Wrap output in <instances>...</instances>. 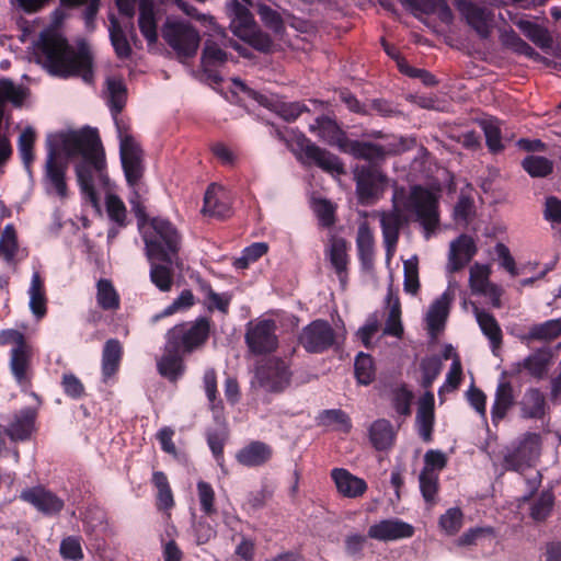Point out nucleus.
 <instances>
[{
    "label": "nucleus",
    "instance_id": "nucleus-1",
    "mask_svg": "<svg viewBox=\"0 0 561 561\" xmlns=\"http://www.w3.org/2000/svg\"><path fill=\"white\" fill-rule=\"evenodd\" d=\"M50 0H10L11 5L25 13L42 10ZM61 7L51 14L50 25L33 43V56L48 73L67 78L70 75V50L60 26L68 15L70 0H60Z\"/></svg>",
    "mask_w": 561,
    "mask_h": 561
},
{
    "label": "nucleus",
    "instance_id": "nucleus-2",
    "mask_svg": "<svg viewBox=\"0 0 561 561\" xmlns=\"http://www.w3.org/2000/svg\"><path fill=\"white\" fill-rule=\"evenodd\" d=\"M72 167L80 192L91 197L93 188L107 183V161L98 128L72 129Z\"/></svg>",
    "mask_w": 561,
    "mask_h": 561
},
{
    "label": "nucleus",
    "instance_id": "nucleus-3",
    "mask_svg": "<svg viewBox=\"0 0 561 561\" xmlns=\"http://www.w3.org/2000/svg\"><path fill=\"white\" fill-rule=\"evenodd\" d=\"M140 234L145 242L148 260H162L175 264L182 245V236L167 218H150L148 225L140 224Z\"/></svg>",
    "mask_w": 561,
    "mask_h": 561
},
{
    "label": "nucleus",
    "instance_id": "nucleus-4",
    "mask_svg": "<svg viewBox=\"0 0 561 561\" xmlns=\"http://www.w3.org/2000/svg\"><path fill=\"white\" fill-rule=\"evenodd\" d=\"M275 133L304 164H316L332 175L344 173V167L336 156L312 144L302 133L288 128L276 129Z\"/></svg>",
    "mask_w": 561,
    "mask_h": 561
},
{
    "label": "nucleus",
    "instance_id": "nucleus-5",
    "mask_svg": "<svg viewBox=\"0 0 561 561\" xmlns=\"http://www.w3.org/2000/svg\"><path fill=\"white\" fill-rule=\"evenodd\" d=\"M47 150L48 190L65 198L67 196L66 171L70 160V130L66 129L48 135Z\"/></svg>",
    "mask_w": 561,
    "mask_h": 561
},
{
    "label": "nucleus",
    "instance_id": "nucleus-6",
    "mask_svg": "<svg viewBox=\"0 0 561 561\" xmlns=\"http://www.w3.org/2000/svg\"><path fill=\"white\" fill-rule=\"evenodd\" d=\"M250 4L251 0H230L227 2V15L230 20L229 27L237 37L253 48L268 51L273 46V41L255 23L248 8Z\"/></svg>",
    "mask_w": 561,
    "mask_h": 561
},
{
    "label": "nucleus",
    "instance_id": "nucleus-7",
    "mask_svg": "<svg viewBox=\"0 0 561 561\" xmlns=\"http://www.w3.org/2000/svg\"><path fill=\"white\" fill-rule=\"evenodd\" d=\"M104 194L105 211L111 222L107 230V240L113 241L121 229L127 226V208L122 198L116 194V185L107 174V183L93 188L92 196L89 197L79 191L83 206H90L96 214H101V195Z\"/></svg>",
    "mask_w": 561,
    "mask_h": 561
},
{
    "label": "nucleus",
    "instance_id": "nucleus-8",
    "mask_svg": "<svg viewBox=\"0 0 561 561\" xmlns=\"http://www.w3.org/2000/svg\"><path fill=\"white\" fill-rule=\"evenodd\" d=\"M403 207L416 216L426 240L435 232L439 224L437 196L421 186H413Z\"/></svg>",
    "mask_w": 561,
    "mask_h": 561
},
{
    "label": "nucleus",
    "instance_id": "nucleus-9",
    "mask_svg": "<svg viewBox=\"0 0 561 561\" xmlns=\"http://www.w3.org/2000/svg\"><path fill=\"white\" fill-rule=\"evenodd\" d=\"M117 133L119 139V158L127 185L130 188H136L140 182L144 172V152L136 140L126 129L117 125Z\"/></svg>",
    "mask_w": 561,
    "mask_h": 561
},
{
    "label": "nucleus",
    "instance_id": "nucleus-10",
    "mask_svg": "<svg viewBox=\"0 0 561 561\" xmlns=\"http://www.w3.org/2000/svg\"><path fill=\"white\" fill-rule=\"evenodd\" d=\"M209 330V319L201 317L193 322H185L173 327L169 330L167 340L171 347H176L183 353H191L206 342Z\"/></svg>",
    "mask_w": 561,
    "mask_h": 561
},
{
    "label": "nucleus",
    "instance_id": "nucleus-11",
    "mask_svg": "<svg viewBox=\"0 0 561 561\" xmlns=\"http://www.w3.org/2000/svg\"><path fill=\"white\" fill-rule=\"evenodd\" d=\"M163 39L179 56L192 57L199 45V35L186 21L168 18L162 26Z\"/></svg>",
    "mask_w": 561,
    "mask_h": 561
},
{
    "label": "nucleus",
    "instance_id": "nucleus-12",
    "mask_svg": "<svg viewBox=\"0 0 561 561\" xmlns=\"http://www.w3.org/2000/svg\"><path fill=\"white\" fill-rule=\"evenodd\" d=\"M28 96V90L13 83L9 79H0V167L4 164L12 154V147L3 126L4 105L10 102L13 106L20 107Z\"/></svg>",
    "mask_w": 561,
    "mask_h": 561
},
{
    "label": "nucleus",
    "instance_id": "nucleus-13",
    "mask_svg": "<svg viewBox=\"0 0 561 561\" xmlns=\"http://www.w3.org/2000/svg\"><path fill=\"white\" fill-rule=\"evenodd\" d=\"M540 445L538 434H525L516 445L507 448L504 455V467L518 472L531 467L539 457Z\"/></svg>",
    "mask_w": 561,
    "mask_h": 561
},
{
    "label": "nucleus",
    "instance_id": "nucleus-14",
    "mask_svg": "<svg viewBox=\"0 0 561 561\" xmlns=\"http://www.w3.org/2000/svg\"><path fill=\"white\" fill-rule=\"evenodd\" d=\"M231 83L233 87V94H238L239 92L244 93L249 98L255 100L261 105L276 112L283 119L287 122H293L297 119L301 115V113L307 111V107L298 102L286 103L274 96H267L263 93L256 92L247 87V84L240 79L233 78L231 80Z\"/></svg>",
    "mask_w": 561,
    "mask_h": 561
},
{
    "label": "nucleus",
    "instance_id": "nucleus-15",
    "mask_svg": "<svg viewBox=\"0 0 561 561\" xmlns=\"http://www.w3.org/2000/svg\"><path fill=\"white\" fill-rule=\"evenodd\" d=\"M255 378L264 390L280 392L289 385L290 371L284 360L273 357L259 365Z\"/></svg>",
    "mask_w": 561,
    "mask_h": 561
},
{
    "label": "nucleus",
    "instance_id": "nucleus-16",
    "mask_svg": "<svg viewBox=\"0 0 561 561\" xmlns=\"http://www.w3.org/2000/svg\"><path fill=\"white\" fill-rule=\"evenodd\" d=\"M356 192L364 204H369L382 193L386 176L373 164L356 165L354 170Z\"/></svg>",
    "mask_w": 561,
    "mask_h": 561
},
{
    "label": "nucleus",
    "instance_id": "nucleus-17",
    "mask_svg": "<svg viewBox=\"0 0 561 561\" xmlns=\"http://www.w3.org/2000/svg\"><path fill=\"white\" fill-rule=\"evenodd\" d=\"M336 334L331 324L324 320H314L306 325L300 335L299 343L308 353H322L333 346Z\"/></svg>",
    "mask_w": 561,
    "mask_h": 561
},
{
    "label": "nucleus",
    "instance_id": "nucleus-18",
    "mask_svg": "<svg viewBox=\"0 0 561 561\" xmlns=\"http://www.w3.org/2000/svg\"><path fill=\"white\" fill-rule=\"evenodd\" d=\"M403 190H394L392 202L393 208L388 211H380V225L382 229L383 243L387 251V256L390 259L394 251L399 239L400 228L403 224L402 216L399 209Z\"/></svg>",
    "mask_w": 561,
    "mask_h": 561
},
{
    "label": "nucleus",
    "instance_id": "nucleus-19",
    "mask_svg": "<svg viewBox=\"0 0 561 561\" xmlns=\"http://www.w3.org/2000/svg\"><path fill=\"white\" fill-rule=\"evenodd\" d=\"M275 329V322L270 319L249 323L245 333V341L251 352L262 354L274 351L277 346Z\"/></svg>",
    "mask_w": 561,
    "mask_h": 561
},
{
    "label": "nucleus",
    "instance_id": "nucleus-20",
    "mask_svg": "<svg viewBox=\"0 0 561 561\" xmlns=\"http://www.w3.org/2000/svg\"><path fill=\"white\" fill-rule=\"evenodd\" d=\"M455 8L459 11L466 22L482 38H488L493 26L492 13L469 0H454Z\"/></svg>",
    "mask_w": 561,
    "mask_h": 561
},
{
    "label": "nucleus",
    "instance_id": "nucleus-21",
    "mask_svg": "<svg viewBox=\"0 0 561 561\" xmlns=\"http://www.w3.org/2000/svg\"><path fill=\"white\" fill-rule=\"evenodd\" d=\"M457 287V282L450 278L446 290L430 306L425 320L432 334H435L444 327L449 314L450 305L455 299Z\"/></svg>",
    "mask_w": 561,
    "mask_h": 561
},
{
    "label": "nucleus",
    "instance_id": "nucleus-22",
    "mask_svg": "<svg viewBox=\"0 0 561 561\" xmlns=\"http://www.w3.org/2000/svg\"><path fill=\"white\" fill-rule=\"evenodd\" d=\"M31 396L36 403L35 407H27L15 413L3 428L11 440H25L34 431L37 407L41 402L36 394Z\"/></svg>",
    "mask_w": 561,
    "mask_h": 561
},
{
    "label": "nucleus",
    "instance_id": "nucleus-23",
    "mask_svg": "<svg viewBox=\"0 0 561 561\" xmlns=\"http://www.w3.org/2000/svg\"><path fill=\"white\" fill-rule=\"evenodd\" d=\"M413 534V526L398 518L382 519L368 529V537L379 541L410 538Z\"/></svg>",
    "mask_w": 561,
    "mask_h": 561
},
{
    "label": "nucleus",
    "instance_id": "nucleus-24",
    "mask_svg": "<svg viewBox=\"0 0 561 561\" xmlns=\"http://www.w3.org/2000/svg\"><path fill=\"white\" fill-rule=\"evenodd\" d=\"M72 77H79L88 84L94 83L93 55L84 39H78L72 46Z\"/></svg>",
    "mask_w": 561,
    "mask_h": 561
},
{
    "label": "nucleus",
    "instance_id": "nucleus-25",
    "mask_svg": "<svg viewBox=\"0 0 561 561\" xmlns=\"http://www.w3.org/2000/svg\"><path fill=\"white\" fill-rule=\"evenodd\" d=\"M477 252L474 240L467 234H461L450 243L447 270L450 273L465 267Z\"/></svg>",
    "mask_w": 561,
    "mask_h": 561
},
{
    "label": "nucleus",
    "instance_id": "nucleus-26",
    "mask_svg": "<svg viewBox=\"0 0 561 561\" xmlns=\"http://www.w3.org/2000/svg\"><path fill=\"white\" fill-rule=\"evenodd\" d=\"M309 130L323 141L331 146H336L343 151L348 142L345 133L339 127L334 119L328 116L316 118L314 123L310 124Z\"/></svg>",
    "mask_w": 561,
    "mask_h": 561
},
{
    "label": "nucleus",
    "instance_id": "nucleus-27",
    "mask_svg": "<svg viewBox=\"0 0 561 561\" xmlns=\"http://www.w3.org/2000/svg\"><path fill=\"white\" fill-rule=\"evenodd\" d=\"M331 478L337 492L344 497L356 499L367 491L366 481L344 468H334Z\"/></svg>",
    "mask_w": 561,
    "mask_h": 561
},
{
    "label": "nucleus",
    "instance_id": "nucleus-28",
    "mask_svg": "<svg viewBox=\"0 0 561 561\" xmlns=\"http://www.w3.org/2000/svg\"><path fill=\"white\" fill-rule=\"evenodd\" d=\"M230 195L221 185L211 184L204 197L203 211L209 216L225 218L230 214Z\"/></svg>",
    "mask_w": 561,
    "mask_h": 561
},
{
    "label": "nucleus",
    "instance_id": "nucleus-29",
    "mask_svg": "<svg viewBox=\"0 0 561 561\" xmlns=\"http://www.w3.org/2000/svg\"><path fill=\"white\" fill-rule=\"evenodd\" d=\"M217 35L220 43L215 38H208L205 42L202 55V65L206 72H211L214 68L221 66L227 61V54L224 50V47L228 46V42H226V34L224 32H218ZM229 44L232 45L234 49H240L239 45L232 44V41H229Z\"/></svg>",
    "mask_w": 561,
    "mask_h": 561
},
{
    "label": "nucleus",
    "instance_id": "nucleus-30",
    "mask_svg": "<svg viewBox=\"0 0 561 561\" xmlns=\"http://www.w3.org/2000/svg\"><path fill=\"white\" fill-rule=\"evenodd\" d=\"M183 353L176 347H171L167 340L164 354L157 362V368L159 374L168 380L174 382L184 374Z\"/></svg>",
    "mask_w": 561,
    "mask_h": 561
},
{
    "label": "nucleus",
    "instance_id": "nucleus-31",
    "mask_svg": "<svg viewBox=\"0 0 561 561\" xmlns=\"http://www.w3.org/2000/svg\"><path fill=\"white\" fill-rule=\"evenodd\" d=\"M21 499L32 504L36 510L44 514H55L59 512L64 505L60 499L41 486L23 491L21 493Z\"/></svg>",
    "mask_w": 561,
    "mask_h": 561
},
{
    "label": "nucleus",
    "instance_id": "nucleus-32",
    "mask_svg": "<svg viewBox=\"0 0 561 561\" xmlns=\"http://www.w3.org/2000/svg\"><path fill=\"white\" fill-rule=\"evenodd\" d=\"M272 455L273 449L270 445L253 440L238 450L236 459L244 467H260L266 463Z\"/></svg>",
    "mask_w": 561,
    "mask_h": 561
},
{
    "label": "nucleus",
    "instance_id": "nucleus-33",
    "mask_svg": "<svg viewBox=\"0 0 561 561\" xmlns=\"http://www.w3.org/2000/svg\"><path fill=\"white\" fill-rule=\"evenodd\" d=\"M123 347L118 340L111 339L106 341L102 352V380L105 383L111 382L118 371Z\"/></svg>",
    "mask_w": 561,
    "mask_h": 561
},
{
    "label": "nucleus",
    "instance_id": "nucleus-34",
    "mask_svg": "<svg viewBox=\"0 0 561 561\" xmlns=\"http://www.w3.org/2000/svg\"><path fill=\"white\" fill-rule=\"evenodd\" d=\"M28 294V306L35 318L42 319L47 312V297L45 289V279L38 271L32 274Z\"/></svg>",
    "mask_w": 561,
    "mask_h": 561
},
{
    "label": "nucleus",
    "instance_id": "nucleus-35",
    "mask_svg": "<svg viewBox=\"0 0 561 561\" xmlns=\"http://www.w3.org/2000/svg\"><path fill=\"white\" fill-rule=\"evenodd\" d=\"M31 356L32 348L30 345L11 350L10 368L16 382L24 389L30 383Z\"/></svg>",
    "mask_w": 561,
    "mask_h": 561
},
{
    "label": "nucleus",
    "instance_id": "nucleus-36",
    "mask_svg": "<svg viewBox=\"0 0 561 561\" xmlns=\"http://www.w3.org/2000/svg\"><path fill=\"white\" fill-rule=\"evenodd\" d=\"M409 5L417 18L421 14H435L446 24H450L454 20L453 12L446 0H410Z\"/></svg>",
    "mask_w": 561,
    "mask_h": 561
},
{
    "label": "nucleus",
    "instance_id": "nucleus-37",
    "mask_svg": "<svg viewBox=\"0 0 561 561\" xmlns=\"http://www.w3.org/2000/svg\"><path fill=\"white\" fill-rule=\"evenodd\" d=\"M434 423V394L426 391L419 400L416 424L419 434L424 440L431 439Z\"/></svg>",
    "mask_w": 561,
    "mask_h": 561
},
{
    "label": "nucleus",
    "instance_id": "nucleus-38",
    "mask_svg": "<svg viewBox=\"0 0 561 561\" xmlns=\"http://www.w3.org/2000/svg\"><path fill=\"white\" fill-rule=\"evenodd\" d=\"M104 98L113 117H116L126 104L127 90L123 80L117 77H107L105 80Z\"/></svg>",
    "mask_w": 561,
    "mask_h": 561
},
{
    "label": "nucleus",
    "instance_id": "nucleus-39",
    "mask_svg": "<svg viewBox=\"0 0 561 561\" xmlns=\"http://www.w3.org/2000/svg\"><path fill=\"white\" fill-rule=\"evenodd\" d=\"M138 25L142 36L149 44H153L158 39L157 18L154 4L152 0L139 1Z\"/></svg>",
    "mask_w": 561,
    "mask_h": 561
},
{
    "label": "nucleus",
    "instance_id": "nucleus-40",
    "mask_svg": "<svg viewBox=\"0 0 561 561\" xmlns=\"http://www.w3.org/2000/svg\"><path fill=\"white\" fill-rule=\"evenodd\" d=\"M344 151L357 159L366 160L373 165L383 160L387 153V150L380 145L358 140H348Z\"/></svg>",
    "mask_w": 561,
    "mask_h": 561
},
{
    "label": "nucleus",
    "instance_id": "nucleus-41",
    "mask_svg": "<svg viewBox=\"0 0 561 561\" xmlns=\"http://www.w3.org/2000/svg\"><path fill=\"white\" fill-rule=\"evenodd\" d=\"M514 404L513 387L510 382L502 380L499 382L494 402L491 409V416L493 423H497L503 420Z\"/></svg>",
    "mask_w": 561,
    "mask_h": 561
},
{
    "label": "nucleus",
    "instance_id": "nucleus-42",
    "mask_svg": "<svg viewBox=\"0 0 561 561\" xmlns=\"http://www.w3.org/2000/svg\"><path fill=\"white\" fill-rule=\"evenodd\" d=\"M394 428L388 420L379 419L369 427V439L377 450L390 448L394 442Z\"/></svg>",
    "mask_w": 561,
    "mask_h": 561
},
{
    "label": "nucleus",
    "instance_id": "nucleus-43",
    "mask_svg": "<svg viewBox=\"0 0 561 561\" xmlns=\"http://www.w3.org/2000/svg\"><path fill=\"white\" fill-rule=\"evenodd\" d=\"M356 247L362 264L367 268L370 267L375 253V239L367 222H362L358 226Z\"/></svg>",
    "mask_w": 561,
    "mask_h": 561
},
{
    "label": "nucleus",
    "instance_id": "nucleus-44",
    "mask_svg": "<svg viewBox=\"0 0 561 561\" xmlns=\"http://www.w3.org/2000/svg\"><path fill=\"white\" fill-rule=\"evenodd\" d=\"M331 265L339 275L340 282H345L346 267L348 263L347 247L343 239H333L327 251Z\"/></svg>",
    "mask_w": 561,
    "mask_h": 561
},
{
    "label": "nucleus",
    "instance_id": "nucleus-45",
    "mask_svg": "<svg viewBox=\"0 0 561 561\" xmlns=\"http://www.w3.org/2000/svg\"><path fill=\"white\" fill-rule=\"evenodd\" d=\"M476 320L485 336L490 340L493 347L501 343L502 332L492 314L481 310L476 305H472Z\"/></svg>",
    "mask_w": 561,
    "mask_h": 561
},
{
    "label": "nucleus",
    "instance_id": "nucleus-46",
    "mask_svg": "<svg viewBox=\"0 0 561 561\" xmlns=\"http://www.w3.org/2000/svg\"><path fill=\"white\" fill-rule=\"evenodd\" d=\"M150 262V279L161 290L169 291L173 284L174 264H168L162 260H149Z\"/></svg>",
    "mask_w": 561,
    "mask_h": 561
},
{
    "label": "nucleus",
    "instance_id": "nucleus-47",
    "mask_svg": "<svg viewBox=\"0 0 561 561\" xmlns=\"http://www.w3.org/2000/svg\"><path fill=\"white\" fill-rule=\"evenodd\" d=\"M522 412L525 417H541L545 413L543 394L537 389L526 391L522 400Z\"/></svg>",
    "mask_w": 561,
    "mask_h": 561
},
{
    "label": "nucleus",
    "instance_id": "nucleus-48",
    "mask_svg": "<svg viewBox=\"0 0 561 561\" xmlns=\"http://www.w3.org/2000/svg\"><path fill=\"white\" fill-rule=\"evenodd\" d=\"M110 22V38L116 55L119 58H128L131 54V47L129 45L127 34L116 19L111 18Z\"/></svg>",
    "mask_w": 561,
    "mask_h": 561
},
{
    "label": "nucleus",
    "instance_id": "nucleus-49",
    "mask_svg": "<svg viewBox=\"0 0 561 561\" xmlns=\"http://www.w3.org/2000/svg\"><path fill=\"white\" fill-rule=\"evenodd\" d=\"M100 3V0H72V11L84 21L88 31L95 28V19Z\"/></svg>",
    "mask_w": 561,
    "mask_h": 561
},
{
    "label": "nucleus",
    "instance_id": "nucleus-50",
    "mask_svg": "<svg viewBox=\"0 0 561 561\" xmlns=\"http://www.w3.org/2000/svg\"><path fill=\"white\" fill-rule=\"evenodd\" d=\"M98 305L104 310H115L119 307V296L108 279H100L96 284Z\"/></svg>",
    "mask_w": 561,
    "mask_h": 561
},
{
    "label": "nucleus",
    "instance_id": "nucleus-51",
    "mask_svg": "<svg viewBox=\"0 0 561 561\" xmlns=\"http://www.w3.org/2000/svg\"><path fill=\"white\" fill-rule=\"evenodd\" d=\"M549 354L546 351H537L517 364V370L526 369L531 376L541 378L548 368Z\"/></svg>",
    "mask_w": 561,
    "mask_h": 561
},
{
    "label": "nucleus",
    "instance_id": "nucleus-52",
    "mask_svg": "<svg viewBox=\"0 0 561 561\" xmlns=\"http://www.w3.org/2000/svg\"><path fill=\"white\" fill-rule=\"evenodd\" d=\"M152 483L158 490L157 504L161 510H170L174 505L173 494L167 476L162 471H154Z\"/></svg>",
    "mask_w": 561,
    "mask_h": 561
},
{
    "label": "nucleus",
    "instance_id": "nucleus-53",
    "mask_svg": "<svg viewBox=\"0 0 561 561\" xmlns=\"http://www.w3.org/2000/svg\"><path fill=\"white\" fill-rule=\"evenodd\" d=\"M490 268L486 265L476 263L470 267L469 284L473 294L483 295L494 284L489 280Z\"/></svg>",
    "mask_w": 561,
    "mask_h": 561
},
{
    "label": "nucleus",
    "instance_id": "nucleus-54",
    "mask_svg": "<svg viewBox=\"0 0 561 561\" xmlns=\"http://www.w3.org/2000/svg\"><path fill=\"white\" fill-rule=\"evenodd\" d=\"M36 138V133L33 127L23 129L19 137L18 149L21 160L25 169L30 172L31 164L34 160L33 147Z\"/></svg>",
    "mask_w": 561,
    "mask_h": 561
},
{
    "label": "nucleus",
    "instance_id": "nucleus-55",
    "mask_svg": "<svg viewBox=\"0 0 561 561\" xmlns=\"http://www.w3.org/2000/svg\"><path fill=\"white\" fill-rule=\"evenodd\" d=\"M518 28L523 32V34L528 37L531 42L540 47L549 46L551 38L548 32L539 26L538 24L529 21L520 19L516 22Z\"/></svg>",
    "mask_w": 561,
    "mask_h": 561
},
{
    "label": "nucleus",
    "instance_id": "nucleus-56",
    "mask_svg": "<svg viewBox=\"0 0 561 561\" xmlns=\"http://www.w3.org/2000/svg\"><path fill=\"white\" fill-rule=\"evenodd\" d=\"M522 165L533 178H545L553 170L552 161L541 156H528L523 160Z\"/></svg>",
    "mask_w": 561,
    "mask_h": 561
},
{
    "label": "nucleus",
    "instance_id": "nucleus-57",
    "mask_svg": "<svg viewBox=\"0 0 561 561\" xmlns=\"http://www.w3.org/2000/svg\"><path fill=\"white\" fill-rule=\"evenodd\" d=\"M320 424L334 426L335 430L347 433L352 427L348 415L340 409L324 410L319 415Z\"/></svg>",
    "mask_w": 561,
    "mask_h": 561
},
{
    "label": "nucleus",
    "instance_id": "nucleus-58",
    "mask_svg": "<svg viewBox=\"0 0 561 561\" xmlns=\"http://www.w3.org/2000/svg\"><path fill=\"white\" fill-rule=\"evenodd\" d=\"M257 14L262 23L275 35H282L285 25L280 13L267 4L257 5Z\"/></svg>",
    "mask_w": 561,
    "mask_h": 561
},
{
    "label": "nucleus",
    "instance_id": "nucleus-59",
    "mask_svg": "<svg viewBox=\"0 0 561 561\" xmlns=\"http://www.w3.org/2000/svg\"><path fill=\"white\" fill-rule=\"evenodd\" d=\"M355 377L360 385H369L375 378L373 358L365 353H359L354 363Z\"/></svg>",
    "mask_w": 561,
    "mask_h": 561
},
{
    "label": "nucleus",
    "instance_id": "nucleus-60",
    "mask_svg": "<svg viewBox=\"0 0 561 561\" xmlns=\"http://www.w3.org/2000/svg\"><path fill=\"white\" fill-rule=\"evenodd\" d=\"M561 335V318L548 320L540 324H535L529 330V337L535 340H554Z\"/></svg>",
    "mask_w": 561,
    "mask_h": 561
},
{
    "label": "nucleus",
    "instance_id": "nucleus-61",
    "mask_svg": "<svg viewBox=\"0 0 561 561\" xmlns=\"http://www.w3.org/2000/svg\"><path fill=\"white\" fill-rule=\"evenodd\" d=\"M404 282L403 288L407 294L416 295L420 288L419 261L414 255L403 263Z\"/></svg>",
    "mask_w": 561,
    "mask_h": 561
},
{
    "label": "nucleus",
    "instance_id": "nucleus-62",
    "mask_svg": "<svg viewBox=\"0 0 561 561\" xmlns=\"http://www.w3.org/2000/svg\"><path fill=\"white\" fill-rule=\"evenodd\" d=\"M481 127L485 135L488 148L492 152L501 151L503 149V144L501 139L500 122L494 118L483 119L481 122Z\"/></svg>",
    "mask_w": 561,
    "mask_h": 561
},
{
    "label": "nucleus",
    "instance_id": "nucleus-63",
    "mask_svg": "<svg viewBox=\"0 0 561 561\" xmlns=\"http://www.w3.org/2000/svg\"><path fill=\"white\" fill-rule=\"evenodd\" d=\"M463 522V514L460 508L451 507L439 517V527L448 536L457 534Z\"/></svg>",
    "mask_w": 561,
    "mask_h": 561
},
{
    "label": "nucleus",
    "instance_id": "nucleus-64",
    "mask_svg": "<svg viewBox=\"0 0 561 561\" xmlns=\"http://www.w3.org/2000/svg\"><path fill=\"white\" fill-rule=\"evenodd\" d=\"M83 524L92 531H103L107 528L106 513L101 507L88 506L82 514Z\"/></svg>",
    "mask_w": 561,
    "mask_h": 561
}]
</instances>
